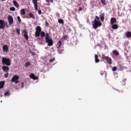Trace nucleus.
<instances>
[{
	"label": "nucleus",
	"instance_id": "nucleus-38",
	"mask_svg": "<svg viewBox=\"0 0 131 131\" xmlns=\"http://www.w3.org/2000/svg\"><path fill=\"white\" fill-rule=\"evenodd\" d=\"M30 53H31L32 56H35V52L31 51Z\"/></svg>",
	"mask_w": 131,
	"mask_h": 131
},
{
	"label": "nucleus",
	"instance_id": "nucleus-29",
	"mask_svg": "<svg viewBox=\"0 0 131 131\" xmlns=\"http://www.w3.org/2000/svg\"><path fill=\"white\" fill-rule=\"evenodd\" d=\"M10 10L12 11V12H15V11H16V8H15V7H10Z\"/></svg>",
	"mask_w": 131,
	"mask_h": 131
},
{
	"label": "nucleus",
	"instance_id": "nucleus-8",
	"mask_svg": "<svg viewBox=\"0 0 131 131\" xmlns=\"http://www.w3.org/2000/svg\"><path fill=\"white\" fill-rule=\"evenodd\" d=\"M3 53H8L9 52V46L5 45L2 47Z\"/></svg>",
	"mask_w": 131,
	"mask_h": 131
},
{
	"label": "nucleus",
	"instance_id": "nucleus-44",
	"mask_svg": "<svg viewBox=\"0 0 131 131\" xmlns=\"http://www.w3.org/2000/svg\"><path fill=\"white\" fill-rule=\"evenodd\" d=\"M51 3H54V1L53 0H50Z\"/></svg>",
	"mask_w": 131,
	"mask_h": 131
},
{
	"label": "nucleus",
	"instance_id": "nucleus-15",
	"mask_svg": "<svg viewBox=\"0 0 131 131\" xmlns=\"http://www.w3.org/2000/svg\"><path fill=\"white\" fill-rule=\"evenodd\" d=\"M40 35L41 38H42V39H43V38L45 37V36H47V34H46L45 32L41 31L40 33Z\"/></svg>",
	"mask_w": 131,
	"mask_h": 131
},
{
	"label": "nucleus",
	"instance_id": "nucleus-36",
	"mask_svg": "<svg viewBox=\"0 0 131 131\" xmlns=\"http://www.w3.org/2000/svg\"><path fill=\"white\" fill-rule=\"evenodd\" d=\"M9 76V73H7L4 75V77H5V78H8V77Z\"/></svg>",
	"mask_w": 131,
	"mask_h": 131
},
{
	"label": "nucleus",
	"instance_id": "nucleus-40",
	"mask_svg": "<svg viewBox=\"0 0 131 131\" xmlns=\"http://www.w3.org/2000/svg\"><path fill=\"white\" fill-rule=\"evenodd\" d=\"M14 82L16 84H17V83H19V80H16V81H14Z\"/></svg>",
	"mask_w": 131,
	"mask_h": 131
},
{
	"label": "nucleus",
	"instance_id": "nucleus-37",
	"mask_svg": "<svg viewBox=\"0 0 131 131\" xmlns=\"http://www.w3.org/2000/svg\"><path fill=\"white\" fill-rule=\"evenodd\" d=\"M45 24H46V26H47V27H48V26H49V23H48V21L47 20L45 21Z\"/></svg>",
	"mask_w": 131,
	"mask_h": 131
},
{
	"label": "nucleus",
	"instance_id": "nucleus-4",
	"mask_svg": "<svg viewBox=\"0 0 131 131\" xmlns=\"http://www.w3.org/2000/svg\"><path fill=\"white\" fill-rule=\"evenodd\" d=\"M9 28V25H8V23L5 20L0 19V29H5V28Z\"/></svg>",
	"mask_w": 131,
	"mask_h": 131
},
{
	"label": "nucleus",
	"instance_id": "nucleus-11",
	"mask_svg": "<svg viewBox=\"0 0 131 131\" xmlns=\"http://www.w3.org/2000/svg\"><path fill=\"white\" fill-rule=\"evenodd\" d=\"M2 70L4 72H9L10 71V68H9L8 66H3L2 67Z\"/></svg>",
	"mask_w": 131,
	"mask_h": 131
},
{
	"label": "nucleus",
	"instance_id": "nucleus-6",
	"mask_svg": "<svg viewBox=\"0 0 131 131\" xmlns=\"http://www.w3.org/2000/svg\"><path fill=\"white\" fill-rule=\"evenodd\" d=\"M41 32V28L39 26H37L36 28V31L35 34V37H39L40 36V33Z\"/></svg>",
	"mask_w": 131,
	"mask_h": 131
},
{
	"label": "nucleus",
	"instance_id": "nucleus-13",
	"mask_svg": "<svg viewBox=\"0 0 131 131\" xmlns=\"http://www.w3.org/2000/svg\"><path fill=\"white\" fill-rule=\"evenodd\" d=\"M19 79V76L17 75H14L11 79L12 82H15L16 80H18Z\"/></svg>",
	"mask_w": 131,
	"mask_h": 131
},
{
	"label": "nucleus",
	"instance_id": "nucleus-3",
	"mask_svg": "<svg viewBox=\"0 0 131 131\" xmlns=\"http://www.w3.org/2000/svg\"><path fill=\"white\" fill-rule=\"evenodd\" d=\"M3 65H6V66H11V59L9 58L3 57L2 59Z\"/></svg>",
	"mask_w": 131,
	"mask_h": 131
},
{
	"label": "nucleus",
	"instance_id": "nucleus-42",
	"mask_svg": "<svg viewBox=\"0 0 131 131\" xmlns=\"http://www.w3.org/2000/svg\"><path fill=\"white\" fill-rule=\"evenodd\" d=\"M38 13L39 15H40L41 14V10H38Z\"/></svg>",
	"mask_w": 131,
	"mask_h": 131
},
{
	"label": "nucleus",
	"instance_id": "nucleus-20",
	"mask_svg": "<svg viewBox=\"0 0 131 131\" xmlns=\"http://www.w3.org/2000/svg\"><path fill=\"white\" fill-rule=\"evenodd\" d=\"M112 28L113 29H118V25L114 24L112 25Z\"/></svg>",
	"mask_w": 131,
	"mask_h": 131
},
{
	"label": "nucleus",
	"instance_id": "nucleus-24",
	"mask_svg": "<svg viewBox=\"0 0 131 131\" xmlns=\"http://www.w3.org/2000/svg\"><path fill=\"white\" fill-rule=\"evenodd\" d=\"M29 15L30 16V18H32V19H35V16H34V14L31 13H29Z\"/></svg>",
	"mask_w": 131,
	"mask_h": 131
},
{
	"label": "nucleus",
	"instance_id": "nucleus-22",
	"mask_svg": "<svg viewBox=\"0 0 131 131\" xmlns=\"http://www.w3.org/2000/svg\"><path fill=\"white\" fill-rule=\"evenodd\" d=\"M126 37L128 38H130V37H131V32L130 31H127L126 33Z\"/></svg>",
	"mask_w": 131,
	"mask_h": 131
},
{
	"label": "nucleus",
	"instance_id": "nucleus-41",
	"mask_svg": "<svg viewBox=\"0 0 131 131\" xmlns=\"http://www.w3.org/2000/svg\"><path fill=\"white\" fill-rule=\"evenodd\" d=\"M81 11H82V8L80 7L78 10V12H80Z\"/></svg>",
	"mask_w": 131,
	"mask_h": 131
},
{
	"label": "nucleus",
	"instance_id": "nucleus-7",
	"mask_svg": "<svg viewBox=\"0 0 131 131\" xmlns=\"http://www.w3.org/2000/svg\"><path fill=\"white\" fill-rule=\"evenodd\" d=\"M7 19L9 25H11L12 24H13V23H14V18H13V16H12L11 15H8Z\"/></svg>",
	"mask_w": 131,
	"mask_h": 131
},
{
	"label": "nucleus",
	"instance_id": "nucleus-19",
	"mask_svg": "<svg viewBox=\"0 0 131 131\" xmlns=\"http://www.w3.org/2000/svg\"><path fill=\"white\" fill-rule=\"evenodd\" d=\"M113 53L115 56H119V52L117 50H114L113 51Z\"/></svg>",
	"mask_w": 131,
	"mask_h": 131
},
{
	"label": "nucleus",
	"instance_id": "nucleus-23",
	"mask_svg": "<svg viewBox=\"0 0 131 131\" xmlns=\"http://www.w3.org/2000/svg\"><path fill=\"white\" fill-rule=\"evenodd\" d=\"M25 14H26L25 9H21L20 10V14L24 15H25Z\"/></svg>",
	"mask_w": 131,
	"mask_h": 131
},
{
	"label": "nucleus",
	"instance_id": "nucleus-14",
	"mask_svg": "<svg viewBox=\"0 0 131 131\" xmlns=\"http://www.w3.org/2000/svg\"><path fill=\"white\" fill-rule=\"evenodd\" d=\"M13 4L15 8H17L18 9L20 8V5H19V3H18L17 1H14Z\"/></svg>",
	"mask_w": 131,
	"mask_h": 131
},
{
	"label": "nucleus",
	"instance_id": "nucleus-32",
	"mask_svg": "<svg viewBox=\"0 0 131 131\" xmlns=\"http://www.w3.org/2000/svg\"><path fill=\"white\" fill-rule=\"evenodd\" d=\"M4 96L6 97V96H10V92H7L4 94Z\"/></svg>",
	"mask_w": 131,
	"mask_h": 131
},
{
	"label": "nucleus",
	"instance_id": "nucleus-35",
	"mask_svg": "<svg viewBox=\"0 0 131 131\" xmlns=\"http://www.w3.org/2000/svg\"><path fill=\"white\" fill-rule=\"evenodd\" d=\"M17 19L19 23H21V18H20V16H17Z\"/></svg>",
	"mask_w": 131,
	"mask_h": 131
},
{
	"label": "nucleus",
	"instance_id": "nucleus-2",
	"mask_svg": "<svg viewBox=\"0 0 131 131\" xmlns=\"http://www.w3.org/2000/svg\"><path fill=\"white\" fill-rule=\"evenodd\" d=\"M45 41L46 43H48L49 47H52L54 45V41L53 39L50 38V35L49 33H46V36L45 37Z\"/></svg>",
	"mask_w": 131,
	"mask_h": 131
},
{
	"label": "nucleus",
	"instance_id": "nucleus-21",
	"mask_svg": "<svg viewBox=\"0 0 131 131\" xmlns=\"http://www.w3.org/2000/svg\"><path fill=\"white\" fill-rule=\"evenodd\" d=\"M4 86H5V81H2L0 82V89H4Z\"/></svg>",
	"mask_w": 131,
	"mask_h": 131
},
{
	"label": "nucleus",
	"instance_id": "nucleus-30",
	"mask_svg": "<svg viewBox=\"0 0 131 131\" xmlns=\"http://www.w3.org/2000/svg\"><path fill=\"white\" fill-rule=\"evenodd\" d=\"M54 61H56V59H55V58H53L52 59L49 60V62L50 63H53V62H54Z\"/></svg>",
	"mask_w": 131,
	"mask_h": 131
},
{
	"label": "nucleus",
	"instance_id": "nucleus-46",
	"mask_svg": "<svg viewBox=\"0 0 131 131\" xmlns=\"http://www.w3.org/2000/svg\"><path fill=\"white\" fill-rule=\"evenodd\" d=\"M1 1H2V2H5V1L6 0H1Z\"/></svg>",
	"mask_w": 131,
	"mask_h": 131
},
{
	"label": "nucleus",
	"instance_id": "nucleus-34",
	"mask_svg": "<svg viewBox=\"0 0 131 131\" xmlns=\"http://www.w3.org/2000/svg\"><path fill=\"white\" fill-rule=\"evenodd\" d=\"M113 71H116L117 70V67H114L112 69Z\"/></svg>",
	"mask_w": 131,
	"mask_h": 131
},
{
	"label": "nucleus",
	"instance_id": "nucleus-10",
	"mask_svg": "<svg viewBox=\"0 0 131 131\" xmlns=\"http://www.w3.org/2000/svg\"><path fill=\"white\" fill-rule=\"evenodd\" d=\"M23 32L24 33V37L25 39H26V40H28V39H29V36H28V32H27V30H24Z\"/></svg>",
	"mask_w": 131,
	"mask_h": 131
},
{
	"label": "nucleus",
	"instance_id": "nucleus-17",
	"mask_svg": "<svg viewBox=\"0 0 131 131\" xmlns=\"http://www.w3.org/2000/svg\"><path fill=\"white\" fill-rule=\"evenodd\" d=\"M61 46H62V41L59 40L57 43V49H59V48H61Z\"/></svg>",
	"mask_w": 131,
	"mask_h": 131
},
{
	"label": "nucleus",
	"instance_id": "nucleus-1",
	"mask_svg": "<svg viewBox=\"0 0 131 131\" xmlns=\"http://www.w3.org/2000/svg\"><path fill=\"white\" fill-rule=\"evenodd\" d=\"M92 25L93 26V28H94L95 29H97L98 27L102 26V23H101V22L100 21V17H99V16H95L94 20L92 21Z\"/></svg>",
	"mask_w": 131,
	"mask_h": 131
},
{
	"label": "nucleus",
	"instance_id": "nucleus-5",
	"mask_svg": "<svg viewBox=\"0 0 131 131\" xmlns=\"http://www.w3.org/2000/svg\"><path fill=\"white\" fill-rule=\"evenodd\" d=\"M101 59H102V60H106L108 64H110V65L112 64V59L108 56H106L103 53L102 54Z\"/></svg>",
	"mask_w": 131,
	"mask_h": 131
},
{
	"label": "nucleus",
	"instance_id": "nucleus-39",
	"mask_svg": "<svg viewBox=\"0 0 131 131\" xmlns=\"http://www.w3.org/2000/svg\"><path fill=\"white\" fill-rule=\"evenodd\" d=\"M21 85V88L23 89V88H24V83L21 82L20 83Z\"/></svg>",
	"mask_w": 131,
	"mask_h": 131
},
{
	"label": "nucleus",
	"instance_id": "nucleus-33",
	"mask_svg": "<svg viewBox=\"0 0 131 131\" xmlns=\"http://www.w3.org/2000/svg\"><path fill=\"white\" fill-rule=\"evenodd\" d=\"M125 81H126V79H124L123 80H122V81H121V83L123 84H125Z\"/></svg>",
	"mask_w": 131,
	"mask_h": 131
},
{
	"label": "nucleus",
	"instance_id": "nucleus-12",
	"mask_svg": "<svg viewBox=\"0 0 131 131\" xmlns=\"http://www.w3.org/2000/svg\"><path fill=\"white\" fill-rule=\"evenodd\" d=\"M117 23V19H116V18L112 17L111 18V25H113V24H115V23Z\"/></svg>",
	"mask_w": 131,
	"mask_h": 131
},
{
	"label": "nucleus",
	"instance_id": "nucleus-28",
	"mask_svg": "<svg viewBox=\"0 0 131 131\" xmlns=\"http://www.w3.org/2000/svg\"><path fill=\"white\" fill-rule=\"evenodd\" d=\"M31 63L29 62H27V63H25V68H27V67H28V66H30Z\"/></svg>",
	"mask_w": 131,
	"mask_h": 131
},
{
	"label": "nucleus",
	"instance_id": "nucleus-43",
	"mask_svg": "<svg viewBox=\"0 0 131 131\" xmlns=\"http://www.w3.org/2000/svg\"><path fill=\"white\" fill-rule=\"evenodd\" d=\"M63 38H68V36L65 35L64 36H63Z\"/></svg>",
	"mask_w": 131,
	"mask_h": 131
},
{
	"label": "nucleus",
	"instance_id": "nucleus-16",
	"mask_svg": "<svg viewBox=\"0 0 131 131\" xmlns=\"http://www.w3.org/2000/svg\"><path fill=\"white\" fill-rule=\"evenodd\" d=\"M101 21L102 22L104 21V19H105V13H102L99 15Z\"/></svg>",
	"mask_w": 131,
	"mask_h": 131
},
{
	"label": "nucleus",
	"instance_id": "nucleus-26",
	"mask_svg": "<svg viewBox=\"0 0 131 131\" xmlns=\"http://www.w3.org/2000/svg\"><path fill=\"white\" fill-rule=\"evenodd\" d=\"M30 77L31 78H32L33 79H35V75H34V74H31L30 75Z\"/></svg>",
	"mask_w": 131,
	"mask_h": 131
},
{
	"label": "nucleus",
	"instance_id": "nucleus-9",
	"mask_svg": "<svg viewBox=\"0 0 131 131\" xmlns=\"http://www.w3.org/2000/svg\"><path fill=\"white\" fill-rule=\"evenodd\" d=\"M38 1L39 0H32V2L34 4L35 11H37L38 10L37 5V2H38Z\"/></svg>",
	"mask_w": 131,
	"mask_h": 131
},
{
	"label": "nucleus",
	"instance_id": "nucleus-31",
	"mask_svg": "<svg viewBox=\"0 0 131 131\" xmlns=\"http://www.w3.org/2000/svg\"><path fill=\"white\" fill-rule=\"evenodd\" d=\"M101 3L103 5H106V0H101Z\"/></svg>",
	"mask_w": 131,
	"mask_h": 131
},
{
	"label": "nucleus",
	"instance_id": "nucleus-25",
	"mask_svg": "<svg viewBox=\"0 0 131 131\" xmlns=\"http://www.w3.org/2000/svg\"><path fill=\"white\" fill-rule=\"evenodd\" d=\"M58 23L60 24H64V20L63 19H59L58 20Z\"/></svg>",
	"mask_w": 131,
	"mask_h": 131
},
{
	"label": "nucleus",
	"instance_id": "nucleus-45",
	"mask_svg": "<svg viewBox=\"0 0 131 131\" xmlns=\"http://www.w3.org/2000/svg\"><path fill=\"white\" fill-rule=\"evenodd\" d=\"M46 1L47 3H49V0H46Z\"/></svg>",
	"mask_w": 131,
	"mask_h": 131
},
{
	"label": "nucleus",
	"instance_id": "nucleus-18",
	"mask_svg": "<svg viewBox=\"0 0 131 131\" xmlns=\"http://www.w3.org/2000/svg\"><path fill=\"white\" fill-rule=\"evenodd\" d=\"M99 58V56L98 55L95 54V63H99L100 62V59H98Z\"/></svg>",
	"mask_w": 131,
	"mask_h": 131
},
{
	"label": "nucleus",
	"instance_id": "nucleus-27",
	"mask_svg": "<svg viewBox=\"0 0 131 131\" xmlns=\"http://www.w3.org/2000/svg\"><path fill=\"white\" fill-rule=\"evenodd\" d=\"M16 32L18 35H20V29L19 28H16Z\"/></svg>",
	"mask_w": 131,
	"mask_h": 131
}]
</instances>
